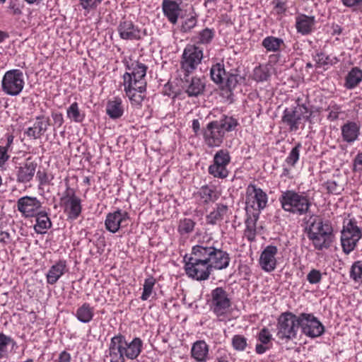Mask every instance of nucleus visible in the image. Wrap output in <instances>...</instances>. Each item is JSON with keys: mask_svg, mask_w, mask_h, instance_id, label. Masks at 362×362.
Segmentation results:
<instances>
[{"mask_svg": "<svg viewBox=\"0 0 362 362\" xmlns=\"http://www.w3.org/2000/svg\"><path fill=\"white\" fill-rule=\"evenodd\" d=\"M49 209L45 206L34 216L35 224L33 228L36 233L45 234L52 227V223L49 217Z\"/></svg>", "mask_w": 362, "mask_h": 362, "instance_id": "27", "label": "nucleus"}, {"mask_svg": "<svg viewBox=\"0 0 362 362\" xmlns=\"http://www.w3.org/2000/svg\"><path fill=\"white\" fill-rule=\"evenodd\" d=\"M354 166L356 171H362V153H358L354 159Z\"/></svg>", "mask_w": 362, "mask_h": 362, "instance_id": "62", "label": "nucleus"}, {"mask_svg": "<svg viewBox=\"0 0 362 362\" xmlns=\"http://www.w3.org/2000/svg\"><path fill=\"white\" fill-rule=\"evenodd\" d=\"M124 110L122 105V100L119 97H115L107 103L106 114L110 118L117 119L124 114Z\"/></svg>", "mask_w": 362, "mask_h": 362, "instance_id": "32", "label": "nucleus"}, {"mask_svg": "<svg viewBox=\"0 0 362 362\" xmlns=\"http://www.w3.org/2000/svg\"><path fill=\"white\" fill-rule=\"evenodd\" d=\"M197 23V19L196 16H191L190 18H187L185 22L182 23L181 30L184 33L189 32L192 28H194Z\"/></svg>", "mask_w": 362, "mask_h": 362, "instance_id": "57", "label": "nucleus"}, {"mask_svg": "<svg viewBox=\"0 0 362 362\" xmlns=\"http://www.w3.org/2000/svg\"><path fill=\"white\" fill-rule=\"evenodd\" d=\"M270 348H271L270 345H267V344H264L259 343V344H256L255 352L257 354L261 355V354H264L268 350H269Z\"/></svg>", "mask_w": 362, "mask_h": 362, "instance_id": "64", "label": "nucleus"}, {"mask_svg": "<svg viewBox=\"0 0 362 362\" xmlns=\"http://www.w3.org/2000/svg\"><path fill=\"white\" fill-rule=\"evenodd\" d=\"M203 49L196 45H188L184 49L180 59V69L185 76H189L201 64Z\"/></svg>", "mask_w": 362, "mask_h": 362, "instance_id": "7", "label": "nucleus"}, {"mask_svg": "<svg viewBox=\"0 0 362 362\" xmlns=\"http://www.w3.org/2000/svg\"><path fill=\"white\" fill-rule=\"evenodd\" d=\"M299 324L302 333L310 338L318 337L325 332L324 325L313 313L299 314Z\"/></svg>", "mask_w": 362, "mask_h": 362, "instance_id": "13", "label": "nucleus"}, {"mask_svg": "<svg viewBox=\"0 0 362 362\" xmlns=\"http://www.w3.org/2000/svg\"><path fill=\"white\" fill-rule=\"evenodd\" d=\"M36 178L38 181V187L40 189L43 186L49 185L54 179V176L43 169L38 170L36 173Z\"/></svg>", "mask_w": 362, "mask_h": 362, "instance_id": "49", "label": "nucleus"}, {"mask_svg": "<svg viewBox=\"0 0 362 362\" xmlns=\"http://www.w3.org/2000/svg\"><path fill=\"white\" fill-rule=\"evenodd\" d=\"M37 163L31 157L15 167L14 175L18 183L27 184L34 177Z\"/></svg>", "mask_w": 362, "mask_h": 362, "instance_id": "17", "label": "nucleus"}, {"mask_svg": "<svg viewBox=\"0 0 362 362\" xmlns=\"http://www.w3.org/2000/svg\"><path fill=\"white\" fill-rule=\"evenodd\" d=\"M8 350H6V334L0 332V360L8 357Z\"/></svg>", "mask_w": 362, "mask_h": 362, "instance_id": "58", "label": "nucleus"}, {"mask_svg": "<svg viewBox=\"0 0 362 362\" xmlns=\"http://www.w3.org/2000/svg\"><path fill=\"white\" fill-rule=\"evenodd\" d=\"M218 126L221 128L224 134L235 130L239 125L238 119L233 116L223 115L218 120H216Z\"/></svg>", "mask_w": 362, "mask_h": 362, "instance_id": "41", "label": "nucleus"}, {"mask_svg": "<svg viewBox=\"0 0 362 362\" xmlns=\"http://www.w3.org/2000/svg\"><path fill=\"white\" fill-rule=\"evenodd\" d=\"M272 339V335L270 334L269 330L266 327L262 328L257 336V340L259 343L269 345Z\"/></svg>", "mask_w": 362, "mask_h": 362, "instance_id": "56", "label": "nucleus"}, {"mask_svg": "<svg viewBox=\"0 0 362 362\" xmlns=\"http://www.w3.org/2000/svg\"><path fill=\"white\" fill-rule=\"evenodd\" d=\"M124 91L128 97L132 107L136 109H141L142 103L146 98V88L139 90L136 87L124 88Z\"/></svg>", "mask_w": 362, "mask_h": 362, "instance_id": "30", "label": "nucleus"}, {"mask_svg": "<svg viewBox=\"0 0 362 362\" xmlns=\"http://www.w3.org/2000/svg\"><path fill=\"white\" fill-rule=\"evenodd\" d=\"M326 110L329 111L327 119L331 122L338 119L342 112L341 107L337 104L329 105Z\"/></svg>", "mask_w": 362, "mask_h": 362, "instance_id": "55", "label": "nucleus"}, {"mask_svg": "<svg viewBox=\"0 0 362 362\" xmlns=\"http://www.w3.org/2000/svg\"><path fill=\"white\" fill-rule=\"evenodd\" d=\"M49 125L47 122H35L33 127L27 128L24 134L29 137L30 139H40L47 130Z\"/></svg>", "mask_w": 362, "mask_h": 362, "instance_id": "37", "label": "nucleus"}, {"mask_svg": "<svg viewBox=\"0 0 362 362\" xmlns=\"http://www.w3.org/2000/svg\"><path fill=\"white\" fill-rule=\"evenodd\" d=\"M228 211V207L227 205L221 203L217 204L216 208L206 216L207 224L214 226L218 222L221 221Z\"/></svg>", "mask_w": 362, "mask_h": 362, "instance_id": "34", "label": "nucleus"}, {"mask_svg": "<svg viewBox=\"0 0 362 362\" xmlns=\"http://www.w3.org/2000/svg\"><path fill=\"white\" fill-rule=\"evenodd\" d=\"M11 242V237L8 232L1 231L0 232V243L4 245H8Z\"/></svg>", "mask_w": 362, "mask_h": 362, "instance_id": "63", "label": "nucleus"}, {"mask_svg": "<svg viewBox=\"0 0 362 362\" xmlns=\"http://www.w3.org/2000/svg\"><path fill=\"white\" fill-rule=\"evenodd\" d=\"M349 276L355 282L362 284V260L356 261L352 264Z\"/></svg>", "mask_w": 362, "mask_h": 362, "instance_id": "47", "label": "nucleus"}, {"mask_svg": "<svg viewBox=\"0 0 362 362\" xmlns=\"http://www.w3.org/2000/svg\"><path fill=\"white\" fill-rule=\"evenodd\" d=\"M296 106L291 107V108H296L300 112L308 114L310 112L308 110V105L305 102H303V99L300 97L297 98L296 100Z\"/></svg>", "mask_w": 362, "mask_h": 362, "instance_id": "60", "label": "nucleus"}, {"mask_svg": "<svg viewBox=\"0 0 362 362\" xmlns=\"http://www.w3.org/2000/svg\"><path fill=\"white\" fill-rule=\"evenodd\" d=\"M60 202L68 219L74 221L81 216L82 200L76 195L75 189L71 188L68 185L60 198Z\"/></svg>", "mask_w": 362, "mask_h": 362, "instance_id": "8", "label": "nucleus"}, {"mask_svg": "<svg viewBox=\"0 0 362 362\" xmlns=\"http://www.w3.org/2000/svg\"><path fill=\"white\" fill-rule=\"evenodd\" d=\"M124 66L127 71L122 76L124 88H146L148 66L139 61L125 62Z\"/></svg>", "mask_w": 362, "mask_h": 362, "instance_id": "4", "label": "nucleus"}, {"mask_svg": "<svg viewBox=\"0 0 362 362\" xmlns=\"http://www.w3.org/2000/svg\"><path fill=\"white\" fill-rule=\"evenodd\" d=\"M117 32L119 37L124 40H141L148 35L146 29L142 30L132 21L127 19L119 22Z\"/></svg>", "mask_w": 362, "mask_h": 362, "instance_id": "16", "label": "nucleus"}, {"mask_svg": "<svg viewBox=\"0 0 362 362\" xmlns=\"http://www.w3.org/2000/svg\"><path fill=\"white\" fill-rule=\"evenodd\" d=\"M272 4L274 5V11L276 14L281 15L286 12V6L283 0H274Z\"/></svg>", "mask_w": 362, "mask_h": 362, "instance_id": "59", "label": "nucleus"}, {"mask_svg": "<svg viewBox=\"0 0 362 362\" xmlns=\"http://www.w3.org/2000/svg\"><path fill=\"white\" fill-rule=\"evenodd\" d=\"M307 236L312 241L314 248L317 250L328 249L331 246L334 238L333 232L327 231L320 234L312 232L310 235Z\"/></svg>", "mask_w": 362, "mask_h": 362, "instance_id": "26", "label": "nucleus"}, {"mask_svg": "<svg viewBox=\"0 0 362 362\" xmlns=\"http://www.w3.org/2000/svg\"><path fill=\"white\" fill-rule=\"evenodd\" d=\"M325 186L329 194L339 195L344 191V187L333 180H328L325 182Z\"/></svg>", "mask_w": 362, "mask_h": 362, "instance_id": "52", "label": "nucleus"}, {"mask_svg": "<svg viewBox=\"0 0 362 362\" xmlns=\"http://www.w3.org/2000/svg\"><path fill=\"white\" fill-rule=\"evenodd\" d=\"M281 209L289 214L304 216L310 211L312 202L306 192L286 189L279 197Z\"/></svg>", "mask_w": 362, "mask_h": 362, "instance_id": "3", "label": "nucleus"}, {"mask_svg": "<svg viewBox=\"0 0 362 362\" xmlns=\"http://www.w3.org/2000/svg\"><path fill=\"white\" fill-rule=\"evenodd\" d=\"M312 115L313 111H310L308 115L296 108L286 107L283 112L281 121L284 125L288 127L290 132H297L302 120L311 122Z\"/></svg>", "mask_w": 362, "mask_h": 362, "instance_id": "14", "label": "nucleus"}, {"mask_svg": "<svg viewBox=\"0 0 362 362\" xmlns=\"http://www.w3.org/2000/svg\"><path fill=\"white\" fill-rule=\"evenodd\" d=\"M215 35L216 31L214 28H205L194 37L193 40L197 45H208L211 43Z\"/></svg>", "mask_w": 362, "mask_h": 362, "instance_id": "40", "label": "nucleus"}, {"mask_svg": "<svg viewBox=\"0 0 362 362\" xmlns=\"http://www.w3.org/2000/svg\"><path fill=\"white\" fill-rule=\"evenodd\" d=\"M143 349V341L134 337L127 341L124 335L118 334L110 339L106 356L110 362H125L126 359L134 360L141 354Z\"/></svg>", "mask_w": 362, "mask_h": 362, "instance_id": "2", "label": "nucleus"}, {"mask_svg": "<svg viewBox=\"0 0 362 362\" xmlns=\"http://www.w3.org/2000/svg\"><path fill=\"white\" fill-rule=\"evenodd\" d=\"M209 305L211 310L218 317L228 313L231 307V300L224 288L216 287L211 291Z\"/></svg>", "mask_w": 362, "mask_h": 362, "instance_id": "11", "label": "nucleus"}, {"mask_svg": "<svg viewBox=\"0 0 362 362\" xmlns=\"http://www.w3.org/2000/svg\"><path fill=\"white\" fill-rule=\"evenodd\" d=\"M362 238V230L357 226L354 218L344 221L343 228L341 231V244L342 250L346 255L354 251Z\"/></svg>", "mask_w": 362, "mask_h": 362, "instance_id": "6", "label": "nucleus"}, {"mask_svg": "<svg viewBox=\"0 0 362 362\" xmlns=\"http://www.w3.org/2000/svg\"><path fill=\"white\" fill-rule=\"evenodd\" d=\"M196 223L191 218H184L180 220L177 227L178 233L182 235H188L193 232Z\"/></svg>", "mask_w": 362, "mask_h": 362, "instance_id": "45", "label": "nucleus"}, {"mask_svg": "<svg viewBox=\"0 0 362 362\" xmlns=\"http://www.w3.org/2000/svg\"><path fill=\"white\" fill-rule=\"evenodd\" d=\"M203 139L209 148L218 147L223 141L224 132L218 126L216 121L209 122L202 129Z\"/></svg>", "mask_w": 362, "mask_h": 362, "instance_id": "18", "label": "nucleus"}, {"mask_svg": "<svg viewBox=\"0 0 362 362\" xmlns=\"http://www.w3.org/2000/svg\"><path fill=\"white\" fill-rule=\"evenodd\" d=\"M129 219L128 212L122 209H117L115 211L110 212L106 215L105 220V226L107 230L112 233H117L122 223Z\"/></svg>", "mask_w": 362, "mask_h": 362, "instance_id": "20", "label": "nucleus"}, {"mask_svg": "<svg viewBox=\"0 0 362 362\" xmlns=\"http://www.w3.org/2000/svg\"><path fill=\"white\" fill-rule=\"evenodd\" d=\"M360 124L354 121H347L341 127L342 140L348 144H353L358 139Z\"/></svg>", "mask_w": 362, "mask_h": 362, "instance_id": "25", "label": "nucleus"}, {"mask_svg": "<svg viewBox=\"0 0 362 362\" xmlns=\"http://www.w3.org/2000/svg\"><path fill=\"white\" fill-rule=\"evenodd\" d=\"M295 19V27L298 33L302 35H308L313 31L316 22L314 16L300 13L296 16Z\"/></svg>", "mask_w": 362, "mask_h": 362, "instance_id": "23", "label": "nucleus"}, {"mask_svg": "<svg viewBox=\"0 0 362 362\" xmlns=\"http://www.w3.org/2000/svg\"><path fill=\"white\" fill-rule=\"evenodd\" d=\"M16 207L22 217L32 218L45 206L36 197L24 196L17 200Z\"/></svg>", "mask_w": 362, "mask_h": 362, "instance_id": "15", "label": "nucleus"}, {"mask_svg": "<svg viewBox=\"0 0 362 362\" xmlns=\"http://www.w3.org/2000/svg\"><path fill=\"white\" fill-rule=\"evenodd\" d=\"M307 223L308 226L305 228L307 235H310L312 232L318 234L324 231L333 232L332 224L329 220H323L314 214L310 216Z\"/></svg>", "mask_w": 362, "mask_h": 362, "instance_id": "22", "label": "nucleus"}, {"mask_svg": "<svg viewBox=\"0 0 362 362\" xmlns=\"http://www.w3.org/2000/svg\"><path fill=\"white\" fill-rule=\"evenodd\" d=\"M162 11L163 15L167 18L168 21L175 25L177 23V20L181 11V8L175 1L163 0Z\"/></svg>", "mask_w": 362, "mask_h": 362, "instance_id": "29", "label": "nucleus"}, {"mask_svg": "<svg viewBox=\"0 0 362 362\" xmlns=\"http://www.w3.org/2000/svg\"><path fill=\"white\" fill-rule=\"evenodd\" d=\"M205 88L204 82L197 77H192L186 81L185 92L189 97H197L203 93Z\"/></svg>", "mask_w": 362, "mask_h": 362, "instance_id": "33", "label": "nucleus"}, {"mask_svg": "<svg viewBox=\"0 0 362 362\" xmlns=\"http://www.w3.org/2000/svg\"><path fill=\"white\" fill-rule=\"evenodd\" d=\"M67 271L66 261L59 259L54 264L51 266L46 274L47 283L49 285L55 284Z\"/></svg>", "mask_w": 362, "mask_h": 362, "instance_id": "28", "label": "nucleus"}, {"mask_svg": "<svg viewBox=\"0 0 362 362\" xmlns=\"http://www.w3.org/2000/svg\"><path fill=\"white\" fill-rule=\"evenodd\" d=\"M302 145L300 142L297 143L296 146L291 149L288 156L286 158V162L291 166H295L299 160L300 150Z\"/></svg>", "mask_w": 362, "mask_h": 362, "instance_id": "51", "label": "nucleus"}, {"mask_svg": "<svg viewBox=\"0 0 362 362\" xmlns=\"http://www.w3.org/2000/svg\"><path fill=\"white\" fill-rule=\"evenodd\" d=\"M66 117L71 121L81 123L85 119V114L81 112L78 104L74 102L66 109Z\"/></svg>", "mask_w": 362, "mask_h": 362, "instance_id": "43", "label": "nucleus"}, {"mask_svg": "<svg viewBox=\"0 0 362 362\" xmlns=\"http://www.w3.org/2000/svg\"><path fill=\"white\" fill-rule=\"evenodd\" d=\"M209 346L204 340H198L193 343L191 348V356L197 362H206Z\"/></svg>", "mask_w": 362, "mask_h": 362, "instance_id": "31", "label": "nucleus"}, {"mask_svg": "<svg viewBox=\"0 0 362 362\" xmlns=\"http://www.w3.org/2000/svg\"><path fill=\"white\" fill-rule=\"evenodd\" d=\"M284 44L281 38L274 36H267L262 41V46L267 52H279L281 47Z\"/></svg>", "mask_w": 362, "mask_h": 362, "instance_id": "42", "label": "nucleus"}, {"mask_svg": "<svg viewBox=\"0 0 362 362\" xmlns=\"http://www.w3.org/2000/svg\"><path fill=\"white\" fill-rule=\"evenodd\" d=\"M25 86L24 75L21 69L6 71L1 80V90L8 95H18Z\"/></svg>", "mask_w": 362, "mask_h": 362, "instance_id": "9", "label": "nucleus"}, {"mask_svg": "<svg viewBox=\"0 0 362 362\" xmlns=\"http://www.w3.org/2000/svg\"><path fill=\"white\" fill-rule=\"evenodd\" d=\"M94 316V308L88 303H84L76 311L75 317L82 323L90 322Z\"/></svg>", "mask_w": 362, "mask_h": 362, "instance_id": "38", "label": "nucleus"}, {"mask_svg": "<svg viewBox=\"0 0 362 362\" xmlns=\"http://www.w3.org/2000/svg\"><path fill=\"white\" fill-rule=\"evenodd\" d=\"M194 197L200 204L209 205L218 199L220 193L215 186L206 185L194 193Z\"/></svg>", "mask_w": 362, "mask_h": 362, "instance_id": "21", "label": "nucleus"}, {"mask_svg": "<svg viewBox=\"0 0 362 362\" xmlns=\"http://www.w3.org/2000/svg\"><path fill=\"white\" fill-rule=\"evenodd\" d=\"M276 327L279 339L285 341L296 339L300 328L299 315H296L289 311L282 313L277 320Z\"/></svg>", "mask_w": 362, "mask_h": 362, "instance_id": "5", "label": "nucleus"}, {"mask_svg": "<svg viewBox=\"0 0 362 362\" xmlns=\"http://www.w3.org/2000/svg\"><path fill=\"white\" fill-rule=\"evenodd\" d=\"M233 348L238 351H243L247 346V339L243 335L235 334L232 338Z\"/></svg>", "mask_w": 362, "mask_h": 362, "instance_id": "50", "label": "nucleus"}, {"mask_svg": "<svg viewBox=\"0 0 362 362\" xmlns=\"http://www.w3.org/2000/svg\"><path fill=\"white\" fill-rule=\"evenodd\" d=\"M362 81V70L354 66L351 69L345 77L344 86L348 90H352L357 87Z\"/></svg>", "mask_w": 362, "mask_h": 362, "instance_id": "35", "label": "nucleus"}, {"mask_svg": "<svg viewBox=\"0 0 362 362\" xmlns=\"http://www.w3.org/2000/svg\"><path fill=\"white\" fill-rule=\"evenodd\" d=\"M270 77V74L267 68L261 66L257 67L254 71V78L258 82L266 81Z\"/></svg>", "mask_w": 362, "mask_h": 362, "instance_id": "53", "label": "nucleus"}, {"mask_svg": "<svg viewBox=\"0 0 362 362\" xmlns=\"http://www.w3.org/2000/svg\"><path fill=\"white\" fill-rule=\"evenodd\" d=\"M315 60L318 66H332L339 62V59L333 55H327L324 52L317 53Z\"/></svg>", "mask_w": 362, "mask_h": 362, "instance_id": "44", "label": "nucleus"}, {"mask_svg": "<svg viewBox=\"0 0 362 362\" xmlns=\"http://www.w3.org/2000/svg\"><path fill=\"white\" fill-rule=\"evenodd\" d=\"M228 72L225 69L223 62H217L212 65L210 69L211 80L216 84H223Z\"/></svg>", "mask_w": 362, "mask_h": 362, "instance_id": "36", "label": "nucleus"}, {"mask_svg": "<svg viewBox=\"0 0 362 362\" xmlns=\"http://www.w3.org/2000/svg\"><path fill=\"white\" fill-rule=\"evenodd\" d=\"M231 156L227 149L217 151L214 157L212 163L208 168V173L215 178L225 179L229 175L228 166L230 163Z\"/></svg>", "mask_w": 362, "mask_h": 362, "instance_id": "12", "label": "nucleus"}, {"mask_svg": "<svg viewBox=\"0 0 362 362\" xmlns=\"http://www.w3.org/2000/svg\"><path fill=\"white\" fill-rule=\"evenodd\" d=\"M51 116L53 119L54 127L56 128L61 127L64 122L62 113L52 112Z\"/></svg>", "mask_w": 362, "mask_h": 362, "instance_id": "61", "label": "nucleus"}, {"mask_svg": "<svg viewBox=\"0 0 362 362\" xmlns=\"http://www.w3.org/2000/svg\"><path fill=\"white\" fill-rule=\"evenodd\" d=\"M218 240L210 235L200 238L192 246L191 253L184 257L185 271L191 279L197 281L209 279L213 270H223L230 262L229 253L218 247Z\"/></svg>", "mask_w": 362, "mask_h": 362, "instance_id": "1", "label": "nucleus"}, {"mask_svg": "<svg viewBox=\"0 0 362 362\" xmlns=\"http://www.w3.org/2000/svg\"><path fill=\"white\" fill-rule=\"evenodd\" d=\"M278 248L274 245H267L260 254L259 264L261 269L266 272L274 271L277 266L276 255Z\"/></svg>", "mask_w": 362, "mask_h": 362, "instance_id": "19", "label": "nucleus"}, {"mask_svg": "<svg viewBox=\"0 0 362 362\" xmlns=\"http://www.w3.org/2000/svg\"><path fill=\"white\" fill-rule=\"evenodd\" d=\"M6 144L4 146H0V168H2L9 160L8 152L13 149L14 136L11 134H6Z\"/></svg>", "mask_w": 362, "mask_h": 362, "instance_id": "39", "label": "nucleus"}, {"mask_svg": "<svg viewBox=\"0 0 362 362\" xmlns=\"http://www.w3.org/2000/svg\"><path fill=\"white\" fill-rule=\"evenodd\" d=\"M241 79L242 77L239 74L228 72L224 83L221 85L227 88L228 90L231 91L237 86Z\"/></svg>", "mask_w": 362, "mask_h": 362, "instance_id": "48", "label": "nucleus"}, {"mask_svg": "<svg viewBox=\"0 0 362 362\" xmlns=\"http://www.w3.org/2000/svg\"><path fill=\"white\" fill-rule=\"evenodd\" d=\"M259 212L251 211L247 209L246 211L247 218L245 221V229L244 230V235L249 242L255 240L257 235V222L259 217Z\"/></svg>", "mask_w": 362, "mask_h": 362, "instance_id": "24", "label": "nucleus"}, {"mask_svg": "<svg viewBox=\"0 0 362 362\" xmlns=\"http://www.w3.org/2000/svg\"><path fill=\"white\" fill-rule=\"evenodd\" d=\"M306 279L310 284H317L321 282L322 274L320 270L312 269L307 274Z\"/></svg>", "mask_w": 362, "mask_h": 362, "instance_id": "54", "label": "nucleus"}, {"mask_svg": "<svg viewBox=\"0 0 362 362\" xmlns=\"http://www.w3.org/2000/svg\"><path fill=\"white\" fill-rule=\"evenodd\" d=\"M268 196L260 187L250 183L245 192V210L261 212L267 205Z\"/></svg>", "mask_w": 362, "mask_h": 362, "instance_id": "10", "label": "nucleus"}, {"mask_svg": "<svg viewBox=\"0 0 362 362\" xmlns=\"http://www.w3.org/2000/svg\"><path fill=\"white\" fill-rule=\"evenodd\" d=\"M156 283L155 278L149 276L144 280L143 285V292L140 297L141 300H147L153 292V288Z\"/></svg>", "mask_w": 362, "mask_h": 362, "instance_id": "46", "label": "nucleus"}]
</instances>
